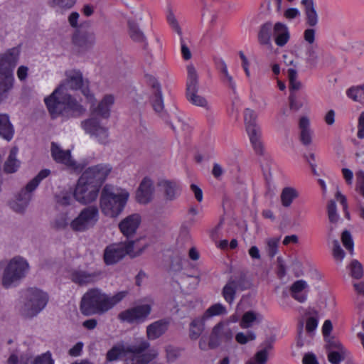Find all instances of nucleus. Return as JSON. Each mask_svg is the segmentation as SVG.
I'll return each instance as SVG.
<instances>
[{
  "mask_svg": "<svg viewBox=\"0 0 364 364\" xmlns=\"http://www.w3.org/2000/svg\"><path fill=\"white\" fill-rule=\"evenodd\" d=\"M61 100L67 112L80 114L85 112V105L82 104V101L79 102L76 98L64 94L62 87H57L50 95L44 98V103L50 114L58 112Z\"/></svg>",
  "mask_w": 364,
  "mask_h": 364,
  "instance_id": "5",
  "label": "nucleus"
},
{
  "mask_svg": "<svg viewBox=\"0 0 364 364\" xmlns=\"http://www.w3.org/2000/svg\"><path fill=\"white\" fill-rule=\"evenodd\" d=\"M333 326L331 320H326L321 327L326 348L328 350V360L333 364H338L346 356L348 351L338 338L333 333Z\"/></svg>",
  "mask_w": 364,
  "mask_h": 364,
  "instance_id": "8",
  "label": "nucleus"
},
{
  "mask_svg": "<svg viewBox=\"0 0 364 364\" xmlns=\"http://www.w3.org/2000/svg\"><path fill=\"white\" fill-rule=\"evenodd\" d=\"M279 240V237H272L267 240L266 251L269 257H274L277 254Z\"/></svg>",
  "mask_w": 364,
  "mask_h": 364,
  "instance_id": "53",
  "label": "nucleus"
},
{
  "mask_svg": "<svg viewBox=\"0 0 364 364\" xmlns=\"http://www.w3.org/2000/svg\"><path fill=\"white\" fill-rule=\"evenodd\" d=\"M129 198V193L124 188L106 184L102 189L100 197V208L102 214L114 218L124 210Z\"/></svg>",
  "mask_w": 364,
  "mask_h": 364,
  "instance_id": "4",
  "label": "nucleus"
},
{
  "mask_svg": "<svg viewBox=\"0 0 364 364\" xmlns=\"http://www.w3.org/2000/svg\"><path fill=\"white\" fill-rule=\"evenodd\" d=\"M76 2L77 0H49L50 6L60 13L72 9Z\"/></svg>",
  "mask_w": 364,
  "mask_h": 364,
  "instance_id": "44",
  "label": "nucleus"
},
{
  "mask_svg": "<svg viewBox=\"0 0 364 364\" xmlns=\"http://www.w3.org/2000/svg\"><path fill=\"white\" fill-rule=\"evenodd\" d=\"M81 126L87 134L94 137L100 143L103 144L108 143V129L100 121L97 117H92L82 121Z\"/></svg>",
  "mask_w": 364,
  "mask_h": 364,
  "instance_id": "14",
  "label": "nucleus"
},
{
  "mask_svg": "<svg viewBox=\"0 0 364 364\" xmlns=\"http://www.w3.org/2000/svg\"><path fill=\"white\" fill-rule=\"evenodd\" d=\"M212 337L220 341H229L232 337V331L228 323L220 322L214 327Z\"/></svg>",
  "mask_w": 364,
  "mask_h": 364,
  "instance_id": "32",
  "label": "nucleus"
},
{
  "mask_svg": "<svg viewBox=\"0 0 364 364\" xmlns=\"http://www.w3.org/2000/svg\"><path fill=\"white\" fill-rule=\"evenodd\" d=\"M272 24L267 22L261 26L258 33V41L260 44L271 46V32Z\"/></svg>",
  "mask_w": 364,
  "mask_h": 364,
  "instance_id": "40",
  "label": "nucleus"
},
{
  "mask_svg": "<svg viewBox=\"0 0 364 364\" xmlns=\"http://www.w3.org/2000/svg\"><path fill=\"white\" fill-rule=\"evenodd\" d=\"M151 305H138L119 313L118 318L123 322L129 323H139L144 321L151 314Z\"/></svg>",
  "mask_w": 364,
  "mask_h": 364,
  "instance_id": "18",
  "label": "nucleus"
},
{
  "mask_svg": "<svg viewBox=\"0 0 364 364\" xmlns=\"http://www.w3.org/2000/svg\"><path fill=\"white\" fill-rule=\"evenodd\" d=\"M154 186L153 181L148 177L142 179L136 193L137 202L141 204H147L153 199Z\"/></svg>",
  "mask_w": 364,
  "mask_h": 364,
  "instance_id": "22",
  "label": "nucleus"
},
{
  "mask_svg": "<svg viewBox=\"0 0 364 364\" xmlns=\"http://www.w3.org/2000/svg\"><path fill=\"white\" fill-rule=\"evenodd\" d=\"M0 81V102L7 97L9 91L13 87L14 76L3 77Z\"/></svg>",
  "mask_w": 364,
  "mask_h": 364,
  "instance_id": "47",
  "label": "nucleus"
},
{
  "mask_svg": "<svg viewBox=\"0 0 364 364\" xmlns=\"http://www.w3.org/2000/svg\"><path fill=\"white\" fill-rule=\"evenodd\" d=\"M309 285L304 279L294 282L290 287L291 296L299 303H304L308 299Z\"/></svg>",
  "mask_w": 364,
  "mask_h": 364,
  "instance_id": "26",
  "label": "nucleus"
},
{
  "mask_svg": "<svg viewBox=\"0 0 364 364\" xmlns=\"http://www.w3.org/2000/svg\"><path fill=\"white\" fill-rule=\"evenodd\" d=\"M48 295L36 288L26 289L23 295V301L19 307L20 314L26 318L36 316L46 306Z\"/></svg>",
  "mask_w": 364,
  "mask_h": 364,
  "instance_id": "7",
  "label": "nucleus"
},
{
  "mask_svg": "<svg viewBox=\"0 0 364 364\" xmlns=\"http://www.w3.org/2000/svg\"><path fill=\"white\" fill-rule=\"evenodd\" d=\"M18 148L13 147L9 153L8 159L4 164V171L6 173H12L16 172L20 166V161L16 159Z\"/></svg>",
  "mask_w": 364,
  "mask_h": 364,
  "instance_id": "36",
  "label": "nucleus"
},
{
  "mask_svg": "<svg viewBox=\"0 0 364 364\" xmlns=\"http://www.w3.org/2000/svg\"><path fill=\"white\" fill-rule=\"evenodd\" d=\"M301 4L304 7L306 23L310 28H314L318 23V16L314 0H301Z\"/></svg>",
  "mask_w": 364,
  "mask_h": 364,
  "instance_id": "28",
  "label": "nucleus"
},
{
  "mask_svg": "<svg viewBox=\"0 0 364 364\" xmlns=\"http://www.w3.org/2000/svg\"><path fill=\"white\" fill-rule=\"evenodd\" d=\"M288 78L289 81V90L291 93L297 91L301 87V83L297 80V72L293 68L288 69Z\"/></svg>",
  "mask_w": 364,
  "mask_h": 364,
  "instance_id": "49",
  "label": "nucleus"
},
{
  "mask_svg": "<svg viewBox=\"0 0 364 364\" xmlns=\"http://www.w3.org/2000/svg\"><path fill=\"white\" fill-rule=\"evenodd\" d=\"M79 18H80L79 13H77L76 11L71 12L68 17V21L69 25L73 28H78Z\"/></svg>",
  "mask_w": 364,
  "mask_h": 364,
  "instance_id": "63",
  "label": "nucleus"
},
{
  "mask_svg": "<svg viewBox=\"0 0 364 364\" xmlns=\"http://www.w3.org/2000/svg\"><path fill=\"white\" fill-rule=\"evenodd\" d=\"M263 348L246 361L245 364H266L268 358V352L272 348L271 342L265 341L263 343Z\"/></svg>",
  "mask_w": 364,
  "mask_h": 364,
  "instance_id": "34",
  "label": "nucleus"
},
{
  "mask_svg": "<svg viewBox=\"0 0 364 364\" xmlns=\"http://www.w3.org/2000/svg\"><path fill=\"white\" fill-rule=\"evenodd\" d=\"M129 35L131 38L138 42H143L145 40V36L143 32L139 29L138 26L134 23L133 21H129Z\"/></svg>",
  "mask_w": 364,
  "mask_h": 364,
  "instance_id": "50",
  "label": "nucleus"
},
{
  "mask_svg": "<svg viewBox=\"0 0 364 364\" xmlns=\"http://www.w3.org/2000/svg\"><path fill=\"white\" fill-rule=\"evenodd\" d=\"M299 192L293 187H285L283 188L280 198L282 205L285 207H289L293 203L294 200L298 198Z\"/></svg>",
  "mask_w": 364,
  "mask_h": 364,
  "instance_id": "39",
  "label": "nucleus"
},
{
  "mask_svg": "<svg viewBox=\"0 0 364 364\" xmlns=\"http://www.w3.org/2000/svg\"><path fill=\"white\" fill-rule=\"evenodd\" d=\"M170 321L168 318L157 320L146 326V333L149 340L154 341L162 336L168 330Z\"/></svg>",
  "mask_w": 364,
  "mask_h": 364,
  "instance_id": "25",
  "label": "nucleus"
},
{
  "mask_svg": "<svg viewBox=\"0 0 364 364\" xmlns=\"http://www.w3.org/2000/svg\"><path fill=\"white\" fill-rule=\"evenodd\" d=\"M205 329V316L194 319L190 323L189 336L192 340H197Z\"/></svg>",
  "mask_w": 364,
  "mask_h": 364,
  "instance_id": "37",
  "label": "nucleus"
},
{
  "mask_svg": "<svg viewBox=\"0 0 364 364\" xmlns=\"http://www.w3.org/2000/svg\"><path fill=\"white\" fill-rule=\"evenodd\" d=\"M274 35L275 43L280 47L285 46L290 38L288 27L281 22L274 24Z\"/></svg>",
  "mask_w": 364,
  "mask_h": 364,
  "instance_id": "29",
  "label": "nucleus"
},
{
  "mask_svg": "<svg viewBox=\"0 0 364 364\" xmlns=\"http://www.w3.org/2000/svg\"><path fill=\"white\" fill-rule=\"evenodd\" d=\"M50 173V171L49 169L41 170L35 178L27 183L25 188L19 192L16 199L11 203V208L16 213H23L31 199V193L38 187L41 181L48 177Z\"/></svg>",
  "mask_w": 364,
  "mask_h": 364,
  "instance_id": "10",
  "label": "nucleus"
},
{
  "mask_svg": "<svg viewBox=\"0 0 364 364\" xmlns=\"http://www.w3.org/2000/svg\"><path fill=\"white\" fill-rule=\"evenodd\" d=\"M14 134V129L8 115H0V136L6 141H11Z\"/></svg>",
  "mask_w": 364,
  "mask_h": 364,
  "instance_id": "35",
  "label": "nucleus"
},
{
  "mask_svg": "<svg viewBox=\"0 0 364 364\" xmlns=\"http://www.w3.org/2000/svg\"><path fill=\"white\" fill-rule=\"evenodd\" d=\"M319 322V317L318 312L314 311L313 313H309L307 315L305 323V329L307 333L310 336L314 335L316 331Z\"/></svg>",
  "mask_w": 364,
  "mask_h": 364,
  "instance_id": "43",
  "label": "nucleus"
},
{
  "mask_svg": "<svg viewBox=\"0 0 364 364\" xmlns=\"http://www.w3.org/2000/svg\"><path fill=\"white\" fill-rule=\"evenodd\" d=\"M166 358L168 363L174 362L180 355V351L177 348L168 346L165 348Z\"/></svg>",
  "mask_w": 364,
  "mask_h": 364,
  "instance_id": "59",
  "label": "nucleus"
},
{
  "mask_svg": "<svg viewBox=\"0 0 364 364\" xmlns=\"http://www.w3.org/2000/svg\"><path fill=\"white\" fill-rule=\"evenodd\" d=\"M327 210H328V216L329 221L331 223H336L338 221L340 217L339 215L337 213L336 210V204L335 201L330 200L328 203L327 206Z\"/></svg>",
  "mask_w": 364,
  "mask_h": 364,
  "instance_id": "57",
  "label": "nucleus"
},
{
  "mask_svg": "<svg viewBox=\"0 0 364 364\" xmlns=\"http://www.w3.org/2000/svg\"><path fill=\"white\" fill-rule=\"evenodd\" d=\"M217 67L220 71L222 82L232 90L235 91L236 83L232 76L229 73L227 65L224 60H219Z\"/></svg>",
  "mask_w": 364,
  "mask_h": 364,
  "instance_id": "33",
  "label": "nucleus"
},
{
  "mask_svg": "<svg viewBox=\"0 0 364 364\" xmlns=\"http://www.w3.org/2000/svg\"><path fill=\"white\" fill-rule=\"evenodd\" d=\"M289 102L290 109L293 112L299 111L307 105V100L304 95L297 97L294 93L290 94Z\"/></svg>",
  "mask_w": 364,
  "mask_h": 364,
  "instance_id": "48",
  "label": "nucleus"
},
{
  "mask_svg": "<svg viewBox=\"0 0 364 364\" xmlns=\"http://www.w3.org/2000/svg\"><path fill=\"white\" fill-rule=\"evenodd\" d=\"M356 181H355V191L356 193L360 196L362 198H364V171L359 170L355 173Z\"/></svg>",
  "mask_w": 364,
  "mask_h": 364,
  "instance_id": "54",
  "label": "nucleus"
},
{
  "mask_svg": "<svg viewBox=\"0 0 364 364\" xmlns=\"http://www.w3.org/2000/svg\"><path fill=\"white\" fill-rule=\"evenodd\" d=\"M99 216L97 206H87L81 210L78 215L70 221V228L74 232H85L95 225Z\"/></svg>",
  "mask_w": 364,
  "mask_h": 364,
  "instance_id": "12",
  "label": "nucleus"
},
{
  "mask_svg": "<svg viewBox=\"0 0 364 364\" xmlns=\"http://www.w3.org/2000/svg\"><path fill=\"white\" fill-rule=\"evenodd\" d=\"M332 251L334 259L341 263L345 257V252L341 247L338 240H334L332 242Z\"/></svg>",
  "mask_w": 364,
  "mask_h": 364,
  "instance_id": "56",
  "label": "nucleus"
},
{
  "mask_svg": "<svg viewBox=\"0 0 364 364\" xmlns=\"http://www.w3.org/2000/svg\"><path fill=\"white\" fill-rule=\"evenodd\" d=\"M35 364H53L51 358V354L49 352L42 354L36 358Z\"/></svg>",
  "mask_w": 364,
  "mask_h": 364,
  "instance_id": "62",
  "label": "nucleus"
},
{
  "mask_svg": "<svg viewBox=\"0 0 364 364\" xmlns=\"http://www.w3.org/2000/svg\"><path fill=\"white\" fill-rule=\"evenodd\" d=\"M188 80H187V97L193 105L197 106H203L204 100L197 95V73L195 68L189 65L187 66Z\"/></svg>",
  "mask_w": 364,
  "mask_h": 364,
  "instance_id": "19",
  "label": "nucleus"
},
{
  "mask_svg": "<svg viewBox=\"0 0 364 364\" xmlns=\"http://www.w3.org/2000/svg\"><path fill=\"white\" fill-rule=\"evenodd\" d=\"M127 294V291H119L109 296L100 289H90L81 299L80 311L85 316L104 314L119 303Z\"/></svg>",
  "mask_w": 364,
  "mask_h": 364,
  "instance_id": "3",
  "label": "nucleus"
},
{
  "mask_svg": "<svg viewBox=\"0 0 364 364\" xmlns=\"http://www.w3.org/2000/svg\"><path fill=\"white\" fill-rule=\"evenodd\" d=\"M50 152L52 158L55 162L65 166L70 170L80 172L84 168V165L77 163L72 158L70 150L63 149L55 142L51 143Z\"/></svg>",
  "mask_w": 364,
  "mask_h": 364,
  "instance_id": "15",
  "label": "nucleus"
},
{
  "mask_svg": "<svg viewBox=\"0 0 364 364\" xmlns=\"http://www.w3.org/2000/svg\"><path fill=\"white\" fill-rule=\"evenodd\" d=\"M29 264L21 257H15L11 259L4 268L1 284L4 287L9 288L14 284L25 277L28 272Z\"/></svg>",
  "mask_w": 364,
  "mask_h": 364,
  "instance_id": "9",
  "label": "nucleus"
},
{
  "mask_svg": "<svg viewBox=\"0 0 364 364\" xmlns=\"http://www.w3.org/2000/svg\"><path fill=\"white\" fill-rule=\"evenodd\" d=\"M341 241L344 247L353 255L354 250V242L350 232L344 230L341 234Z\"/></svg>",
  "mask_w": 364,
  "mask_h": 364,
  "instance_id": "52",
  "label": "nucleus"
},
{
  "mask_svg": "<svg viewBox=\"0 0 364 364\" xmlns=\"http://www.w3.org/2000/svg\"><path fill=\"white\" fill-rule=\"evenodd\" d=\"M157 186L166 201H173L181 194L179 185L173 181L163 179L158 182Z\"/></svg>",
  "mask_w": 364,
  "mask_h": 364,
  "instance_id": "23",
  "label": "nucleus"
},
{
  "mask_svg": "<svg viewBox=\"0 0 364 364\" xmlns=\"http://www.w3.org/2000/svg\"><path fill=\"white\" fill-rule=\"evenodd\" d=\"M255 339L256 335L252 331H250L246 333L243 332H239L235 336V340L240 344H246L247 343L252 341Z\"/></svg>",
  "mask_w": 364,
  "mask_h": 364,
  "instance_id": "55",
  "label": "nucleus"
},
{
  "mask_svg": "<svg viewBox=\"0 0 364 364\" xmlns=\"http://www.w3.org/2000/svg\"><path fill=\"white\" fill-rule=\"evenodd\" d=\"M70 221L67 213H60L53 220L51 227L56 230H63L70 226Z\"/></svg>",
  "mask_w": 364,
  "mask_h": 364,
  "instance_id": "45",
  "label": "nucleus"
},
{
  "mask_svg": "<svg viewBox=\"0 0 364 364\" xmlns=\"http://www.w3.org/2000/svg\"><path fill=\"white\" fill-rule=\"evenodd\" d=\"M337 201L343 206V210L345 213V216L347 219H350V213L348 211V205L347 198L339 190L336 193L335 196Z\"/></svg>",
  "mask_w": 364,
  "mask_h": 364,
  "instance_id": "60",
  "label": "nucleus"
},
{
  "mask_svg": "<svg viewBox=\"0 0 364 364\" xmlns=\"http://www.w3.org/2000/svg\"><path fill=\"white\" fill-rule=\"evenodd\" d=\"M350 275L354 279H360L363 275L362 264L356 259L353 260L348 266Z\"/></svg>",
  "mask_w": 364,
  "mask_h": 364,
  "instance_id": "51",
  "label": "nucleus"
},
{
  "mask_svg": "<svg viewBox=\"0 0 364 364\" xmlns=\"http://www.w3.org/2000/svg\"><path fill=\"white\" fill-rule=\"evenodd\" d=\"M56 203L62 207L71 205L74 203L73 191H63L55 196Z\"/></svg>",
  "mask_w": 364,
  "mask_h": 364,
  "instance_id": "42",
  "label": "nucleus"
},
{
  "mask_svg": "<svg viewBox=\"0 0 364 364\" xmlns=\"http://www.w3.org/2000/svg\"><path fill=\"white\" fill-rule=\"evenodd\" d=\"M112 167L100 164L85 169L73 190L74 198L82 205H87L98 198L100 188L111 173Z\"/></svg>",
  "mask_w": 364,
  "mask_h": 364,
  "instance_id": "1",
  "label": "nucleus"
},
{
  "mask_svg": "<svg viewBox=\"0 0 364 364\" xmlns=\"http://www.w3.org/2000/svg\"><path fill=\"white\" fill-rule=\"evenodd\" d=\"M227 313L225 307L221 304H215L206 310L207 316H215L225 314Z\"/></svg>",
  "mask_w": 364,
  "mask_h": 364,
  "instance_id": "58",
  "label": "nucleus"
},
{
  "mask_svg": "<svg viewBox=\"0 0 364 364\" xmlns=\"http://www.w3.org/2000/svg\"><path fill=\"white\" fill-rule=\"evenodd\" d=\"M86 108L87 105L90 106V109L92 112H97V114H107L111 112L112 108L114 104V97L112 95H106L102 100L96 104V100H94L93 104L92 105L88 101L86 103H82ZM87 109H85V111Z\"/></svg>",
  "mask_w": 364,
  "mask_h": 364,
  "instance_id": "27",
  "label": "nucleus"
},
{
  "mask_svg": "<svg viewBox=\"0 0 364 364\" xmlns=\"http://www.w3.org/2000/svg\"><path fill=\"white\" fill-rule=\"evenodd\" d=\"M141 222V218L138 213L131 214L124 218L119 223V229L122 234L127 237H132L139 228Z\"/></svg>",
  "mask_w": 364,
  "mask_h": 364,
  "instance_id": "21",
  "label": "nucleus"
},
{
  "mask_svg": "<svg viewBox=\"0 0 364 364\" xmlns=\"http://www.w3.org/2000/svg\"><path fill=\"white\" fill-rule=\"evenodd\" d=\"M147 245H144L141 248L135 247V242L133 240L126 241L124 242L113 243L104 250V261L107 265H112L122 260L126 255L132 257L139 256L146 248Z\"/></svg>",
  "mask_w": 364,
  "mask_h": 364,
  "instance_id": "6",
  "label": "nucleus"
},
{
  "mask_svg": "<svg viewBox=\"0 0 364 364\" xmlns=\"http://www.w3.org/2000/svg\"><path fill=\"white\" fill-rule=\"evenodd\" d=\"M100 273L98 272H87L83 269H74L70 272L71 281L78 285L84 286L95 282Z\"/></svg>",
  "mask_w": 364,
  "mask_h": 364,
  "instance_id": "24",
  "label": "nucleus"
},
{
  "mask_svg": "<svg viewBox=\"0 0 364 364\" xmlns=\"http://www.w3.org/2000/svg\"><path fill=\"white\" fill-rule=\"evenodd\" d=\"M149 347L150 343L144 339L127 347L114 346L107 353V360L114 361L123 355L125 364H148L159 355V351L154 348L146 352Z\"/></svg>",
  "mask_w": 364,
  "mask_h": 364,
  "instance_id": "2",
  "label": "nucleus"
},
{
  "mask_svg": "<svg viewBox=\"0 0 364 364\" xmlns=\"http://www.w3.org/2000/svg\"><path fill=\"white\" fill-rule=\"evenodd\" d=\"M20 55V48L15 47L0 54V77L14 76V68L16 65Z\"/></svg>",
  "mask_w": 364,
  "mask_h": 364,
  "instance_id": "17",
  "label": "nucleus"
},
{
  "mask_svg": "<svg viewBox=\"0 0 364 364\" xmlns=\"http://www.w3.org/2000/svg\"><path fill=\"white\" fill-rule=\"evenodd\" d=\"M245 127L250 144L257 154H262V129L257 121V115H245Z\"/></svg>",
  "mask_w": 364,
  "mask_h": 364,
  "instance_id": "13",
  "label": "nucleus"
},
{
  "mask_svg": "<svg viewBox=\"0 0 364 364\" xmlns=\"http://www.w3.org/2000/svg\"><path fill=\"white\" fill-rule=\"evenodd\" d=\"M95 35L92 32L76 30L72 36V43L80 51L91 49L95 43Z\"/></svg>",
  "mask_w": 364,
  "mask_h": 364,
  "instance_id": "20",
  "label": "nucleus"
},
{
  "mask_svg": "<svg viewBox=\"0 0 364 364\" xmlns=\"http://www.w3.org/2000/svg\"><path fill=\"white\" fill-rule=\"evenodd\" d=\"M304 39L308 44L305 48V61L310 68L316 67L318 63V46L314 44L316 41V30L306 28L304 31Z\"/></svg>",
  "mask_w": 364,
  "mask_h": 364,
  "instance_id": "16",
  "label": "nucleus"
},
{
  "mask_svg": "<svg viewBox=\"0 0 364 364\" xmlns=\"http://www.w3.org/2000/svg\"><path fill=\"white\" fill-rule=\"evenodd\" d=\"M300 139L304 145H309L312 141L313 131L310 127V121L306 117H301L299 123Z\"/></svg>",
  "mask_w": 364,
  "mask_h": 364,
  "instance_id": "30",
  "label": "nucleus"
},
{
  "mask_svg": "<svg viewBox=\"0 0 364 364\" xmlns=\"http://www.w3.org/2000/svg\"><path fill=\"white\" fill-rule=\"evenodd\" d=\"M347 96L355 102L364 100V83L358 86H353L347 90Z\"/></svg>",
  "mask_w": 364,
  "mask_h": 364,
  "instance_id": "46",
  "label": "nucleus"
},
{
  "mask_svg": "<svg viewBox=\"0 0 364 364\" xmlns=\"http://www.w3.org/2000/svg\"><path fill=\"white\" fill-rule=\"evenodd\" d=\"M341 173L346 185L352 186L354 177L353 172L348 168H343L341 169Z\"/></svg>",
  "mask_w": 364,
  "mask_h": 364,
  "instance_id": "61",
  "label": "nucleus"
},
{
  "mask_svg": "<svg viewBox=\"0 0 364 364\" xmlns=\"http://www.w3.org/2000/svg\"><path fill=\"white\" fill-rule=\"evenodd\" d=\"M151 83L155 92V97L152 102L154 109L156 112H161L164 109V102L160 85L157 80L154 77H151Z\"/></svg>",
  "mask_w": 364,
  "mask_h": 364,
  "instance_id": "38",
  "label": "nucleus"
},
{
  "mask_svg": "<svg viewBox=\"0 0 364 364\" xmlns=\"http://www.w3.org/2000/svg\"><path fill=\"white\" fill-rule=\"evenodd\" d=\"M262 321V316L256 311H248L245 312L240 320V326L242 328H249Z\"/></svg>",
  "mask_w": 364,
  "mask_h": 364,
  "instance_id": "31",
  "label": "nucleus"
},
{
  "mask_svg": "<svg viewBox=\"0 0 364 364\" xmlns=\"http://www.w3.org/2000/svg\"><path fill=\"white\" fill-rule=\"evenodd\" d=\"M58 87H62L64 94L69 90H80L85 101L93 104L95 96L90 92L87 85L84 82L82 75L79 70H70L65 72V79Z\"/></svg>",
  "mask_w": 364,
  "mask_h": 364,
  "instance_id": "11",
  "label": "nucleus"
},
{
  "mask_svg": "<svg viewBox=\"0 0 364 364\" xmlns=\"http://www.w3.org/2000/svg\"><path fill=\"white\" fill-rule=\"evenodd\" d=\"M36 358H33L31 353L26 352L21 355L19 364H35Z\"/></svg>",
  "mask_w": 364,
  "mask_h": 364,
  "instance_id": "64",
  "label": "nucleus"
},
{
  "mask_svg": "<svg viewBox=\"0 0 364 364\" xmlns=\"http://www.w3.org/2000/svg\"><path fill=\"white\" fill-rule=\"evenodd\" d=\"M238 289L239 282L236 280H230L224 287L223 290V295L225 300L231 304L234 301L235 292Z\"/></svg>",
  "mask_w": 364,
  "mask_h": 364,
  "instance_id": "41",
  "label": "nucleus"
}]
</instances>
